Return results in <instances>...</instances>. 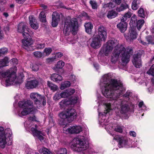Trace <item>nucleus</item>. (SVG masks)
<instances>
[{
	"label": "nucleus",
	"instance_id": "obj_1",
	"mask_svg": "<svg viewBox=\"0 0 154 154\" xmlns=\"http://www.w3.org/2000/svg\"><path fill=\"white\" fill-rule=\"evenodd\" d=\"M100 86L102 90V92L106 97L110 98V100H114L113 103H103L104 98L100 96H97L98 102L103 103L106 107V110L103 113H100L99 116L100 124L106 125L105 123L107 120L105 119V115L110 110L117 108L120 109V112L122 114L127 113L129 110L128 105L125 103L130 99L131 96V93L128 91L123 96L125 89L122 82L120 81L111 79L108 74L104 75L100 80Z\"/></svg>",
	"mask_w": 154,
	"mask_h": 154
},
{
	"label": "nucleus",
	"instance_id": "obj_2",
	"mask_svg": "<svg viewBox=\"0 0 154 154\" xmlns=\"http://www.w3.org/2000/svg\"><path fill=\"white\" fill-rule=\"evenodd\" d=\"M105 48L102 49L101 50V52L104 54L106 56H107L112 50L113 48L116 46L111 57V62L115 63L118 60L120 54V51L119 50V45H117L116 41L113 40H109L107 42Z\"/></svg>",
	"mask_w": 154,
	"mask_h": 154
},
{
	"label": "nucleus",
	"instance_id": "obj_3",
	"mask_svg": "<svg viewBox=\"0 0 154 154\" xmlns=\"http://www.w3.org/2000/svg\"><path fill=\"white\" fill-rule=\"evenodd\" d=\"M78 22L77 19L75 18L70 19L68 17L65 21L63 32L65 35H69L72 32V34L75 35L78 30Z\"/></svg>",
	"mask_w": 154,
	"mask_h": 154
},
{
	"label": "nucleus",
	"instance_id": "obj_4",
	"mask_svg": "<svg viewBox=\"0 0 154 154\" xmlns=\"http://www.w3.org/2000/svg\"><path fill=\"white\" fill-rule=\"evenodd\" d=\"M98 35L92 38L91 46L94 48H98L101 45V41H105L106 38V32L103 26H99L98 29Z\"/></svg>",
	"mask_w": 154,
	"mask_h": 154
},
{
	"label": "nucleus",
	"instance_id": "obj_5",
	"mask_svg": "<svg viewBox=\"0 0 154 154\" xmlns=\"http://www.w3.org/2000/svg\"><path fill=\"white\" fill-rule=\"evenodd\" d=\"M3 127H0V146L2 148L5 147V145H11L12 140L11 138L12 132L10 128H7L5 131Z\"/></svg>",
	"mask_w": 154,
	"mask_h": 154
},
{
	"label": "nucleus",
	"instance_id": "obj_6",
	"mask_svg": "<svg viewBox=\"0 0 154 154\" xmlns=\"http://www.w3.org/2000/svg\"><path fill=\"white\" fill-rule=\"evenodd\" d=\"M33 103L32 101L27 100H22L19 101L18 105L19 107L22 108L23 109L20 110L17 112V114L20 117L26 116L29 114L32 110Z\"/></svg>",
	"mask_w": 154,
	"mask_h": 154
},
{
	"label": "nucleus",
	"instance_id": "obj_7",
	"mask_svg": "<svg viewBox=\"0 0 154 154\" xmlns=\"http://www.w3.org/2000/svg\"><path fill=\"white\" fill-rule=\"evenodd\" d=\"M16 76L15 73L9 71L0 72V78H7L5 81H2L1 83L3 86L7 87L13 84Z\"/></svg>",
	"mask_w": 154,
	"mask_h": 154
},
{
	"label": "nucleus",
	"instance_id": "obj_8",
	"mask_svg": "<svg viewBox=\"0 0 154 154\" xmlns=\"http://www.w3.org/2000/svg\"><path fill=\"white\" fill-rule=\"evenodd\" d=\"M119 50L120 51V55L122 62L124 64L128 63L130 60V57L133 53L131 49H125L122 45H119Z\"/></svg>",
	"mask_w": 154,
	"mask_h": 154
},
{
	"label": "nucleus",
	"instance_id": "obj_9",
	"mask_svg": "<svg viewBox=\"0 0 154 154\" xmlns=\"http://www.w3.org/2000/svg\"><path fill=\"white\" fill-rule=\"evenodd\" d=\"M77 115L74 109L68 108L65 112L60 113L59 116L61 119H66L69 122H70L76 118Z\"/></svg>",
	"mask_w": 154,
	"mask_h": 154
},
{
	"label": "nucleus",
	"instance_id": "obj_10",
	"mask_svg": "<svg viewBox=\"0 0 154 154\" xmlns=\"http://www.w3.org/2000/svg\"><path fill=\"white\" fill-rule=\"evenodd\" d=\"M30 97L34 101L35 107H40L42 103L44 106L46 104V98L44 96H42L37 93H32L31 94Z\"/></svg>",
	"mask_w": 154,
	"mask_h": 154
},
{
	"label": "nucleus",
	"instance_id": "obj_11",
	"mask_svg": "<svg viewBox=\"0 0 154 154\" xmlns=\"http://www.w3.org/2000/svg\"><path fill=\"white\" fill-rule=\"evenodd\" d=\"M84 136H79L73 140L74 146L79 149V151L85 150L87 148V145L84 143Z\"/></svg>",
	"mask_w": 154,
	"mask_h": 154
},
{
	"label": "nucleus",
	"instance_id": "obj_12",
	"mask_svg": "<svg viewBox=\"0 0 154 154\" xmlns=\"http://www.w3.org/2000/svg\"><path fill=\"white\" fill-rule=\"evenodd\" d=\"M77 100L78 98L76 97H72L63 100L60 102L59 104L60 107L63 108L67 106L74 104Z\"/></svg>",
	"mask_w": 154,
	"mask_h": 154
},
{
	"label": "nucleus",
	"instance_id": "obj_13",
	"mask_svg": "<svg viewBox=\"0 0 154 154\" xmlns=\"http://www.w3.org/2000/svg\"><path fill=\"white\" fill-rule=\"evenodd\" d=\"M82 131V128L80 126H73L70 127L66 126L63 128V133L68 134H78Z\"/></svg>",
	"mask_w": 154,
	"mask_h": 154
},
{
	"label": "nucleus",
	"instance_id": "obj_14",
	"mask_svg": "<svg viewBox=\"0 0 154 154\" xmlns=\"http://www.w3.org/2000/svg\"><path fill=\"white\" fill-rule=\"evenodd\" d=\"M142 53L143 51H139L133 56L132 62L137 68H140L142 66L141 57L142 55Z\"/></svg>",
	"mask_w": 154,
	"mask_h": 154
},
{
	"label": "nucleus",
	"instance_id": "obj_15",
	"mask_svg": "<svg viewBox=\"0 0 154 154\" xmlns=\"http://www.w3.org/2000/svg\"><path fill=\"white\" fill-rule=\"evenodd\" d=\"M114 140H119V144L122 147L129 146L131 142L130 139L126 137H119L118 136L113 137Z\"/></svg>",
	"mask_w": 154,
	"mask_h": 154
},
{
	"label": "nucleus",
	"instance_id": "obj_16",
	"mask_svg": "<svg viewBox=\"0 0 154 154\" xmlns=\"http://www.w3.org/2000/svg\"><path fill=\"white\" fill-rule=\"evenodd\" d=\"M37 127V125H35L34 128H31V131L34 137L36 136L40 140H42L44 139L43 136L44 135V134L41 131L38 130Z\"/></svg>",
	"mask_w": 154,
	"mask_h": 154
},
{
	"label": "nucleus",
	"instance_id": "obj_17",
	"mask_svg": "<svg viewBox=\"0 0 154 154\" xmlns=\"http://www.w3.org/2000/svg\"><path fill=\"white\" fill-rule=\"evenodd\" d=\"M137 33L136 31L131 30L127 34H125L124 36L127 40L131 41L136 38Z\"/></svg>",
	"mask_w": 154,
	"mask_h": 154
},
{
	"label": "nucleus",
	"instance_id": "obj_18",
	"mask_svg": "<svg viewBox=\"0 0 154 154\" xmlns=\"http://www.w3.org/2000/svg\"><path fill=\"white\" fill-rule=\"evenodd\" d=\"M60 15L57 13L53 12L52 15V25L53 27H56L60 20Z\"/></svg>",
	"mask_w": 154,
	"mask_h": 154
},
{
	"label": "nucleus",
	"instance_id": "obj_19",
	"mask_svg": "<svg viewBox=\"0 0 154 154\" xmlns=\"http://www.w3.org/2000/svg\"><path fill=\"white\" fill-rule=\"evenodd\" d=\"M38 85V81L37 80H34L27 82L26 86L28 89H32L36 88Z\"/></svg>",
	"mask_w": 154,
	"mask_h": 154
},
{
	"label": "nucleus",
	"instance_id": "obj_20",
	"mask_svg": "<svg viewBox=\"0 0 154 154\" xmlns=\"http://www.w3.org/2000/svg\"><path fill=\"white\" fill-rule=\"evenodd\" d=\"M117 28L122 32H124L127 29V24L126 22H120L117 25Z\"/></svg>",
	"mask_w": 154,
	"mask_h": 154
},
{
	"label": "nucleus",
	"instance_id": "obj_21",
	"mask_svg": "<svg viewBox=\"0 0 154 154\" xmlns=\"http://www.w3.org/2000/svg\"><path fill=\"white\" fill-rule=\"evenodd\" d=\"M26 24V23L21 22L19 24L18 26V31L21 33H22L26 32V29L27 27Z\"/></svg>",
	"mask_w": 154,
	"mask_h": 154
},
{
	"label": "nucleus",
	"instance_id": "obj_22",
	"mask_svg": "<svg viewBox=\"0 0 154 154\" xmlns=\"http://www.w3.org/2000/svg\"><path fill=\"white\" fill-rule=\"evenodd\" d=\"M51 80L53 81L58 82L62 80L63 78L61 75L58 74H54L51 75Z\"/></svg>",
	"mask_w": 154,
	"mask_h": 154
},
{
	"label": "nucleus",
	"instance_id": "obj_23",
	"mask_svg": "<svg viewBox=\"0 0 154 154\" xmlns=\"http://www.w3.org/2000/svg\"><path fill=\"white\" fill-rule=\"evenodd\" d=\"M85 27L86 32L89 34H90L93 28V25L90 22L86 23L85 24Z\"/></svg>",
	"mask_w": 154,
	"mask_h": 154
},
{
	"label": "nucleus",
	"instance_id": "obj_24",
	"mask_svg": "<svg viewBox=\"0 0 154 154\" xmlns=\"http://www.w3.org/2000/svg\"><path fill=\"white\" fill-rule=\"evenodd\" d=\"M29 38V37L24 38H26V39L22 40V42L23 47H24V46L27 47L29 46H30L32 44V40L29 38Z\"/></svg>",
	"mask_w": 154,
	"mask_h": 154
},
{
	"label": "nucleus",
	"instance_id": "obj_25",
	"mask_svg": "<svg viewBox=\"0 0 154 154\" xmlns=\"http://www.w3.org/2000/svg\"><path fill=\"white\" fill-rule=\"evenodd\" d=\"M140 2L139 0H134L132 3V9L134 10H137L140 6Z\"/></svg>",
	"mask_w": 154,
	"mask_h": 154
},
{
	"label": "nucleus",
	"instance_id": "obj_26",
	"mask_svg": "<svg viewBox=\"0 0 154 154\" xmlns=\"http://www.w3.org/2000/svg\"><path fill=\"white\" fill-rule=\"evenodd\" d=\"M33 31L27 27L26 32L23 33L22 35L24 38H29V36L32 35L33 34Z\"/></svg>",
	"mask_w": 154,
	"mask_h": 154
},
{
	"label": "nucleus",
	"instance_id": "obj_27",
	"mask_svg": "<svg viewBox=\"0 0 154 154\" xmlns=\"http://www.w3.org/2000/svg\"><path fill=\"white\" fill-rule=\"evenodd\" d=\"M118 13L116 11L112 10L108 12L107 17L109 19H111L115 17L117 15Z\"/></svg>",
	"mask_w": 154,
	"mask_h": 154
},
{
	"label": "nucleus",
	"instance_id": "obj_28",
	"mask_svg": "<svg viewBox=\"0 0 154 154\" xmlns=\"http://www.w3.org/2000/svg\"><path fill=\"white\" fill-rule=\"evenodd\" d=\"M9 62V59L8 57H5L3 60H0V69L1 68L6 66Z\"/></svg>",
	"mask_w": 154,
	"mask_h": 154
},
{
	"label": "nucleus",
	"instance_id": "obj_29",
	"mask_svg": "<svg viewBox=\"0 0 154 154\" xmlns=\"http://www.w3.org/2000/svg\"><path fill=\"white\" fill-rule=\"evenodd\" d=\"M128 8V6L126 3H122L119 7L116 8V10L118 12L122 11Z\"/></svg>",
	"mask_w": 154,
	"mask_h": 154
},
{
	"label": "nucleus",
	"instance_id": "obj_30",
	"mask_svg": "<svg viewBox=\"0 0 154 154\" xmlns=\"http://www.w3.org/2000/svg\"><path fill=\"white\" fill-rule=\"evenodd\" d=\"M47 85L51 90L54 91L57 90V89L58 88L57 85L49 81L47 82Z\"/></svg>",
	"mask_w": 154,
	"mask_h": 154
},
{
	"label": "nucleus",
	"instance_id": "obj_31",
	"mask_svg": "<svg viewBox=\"0 0 154 154\" xmlns=\"http://www.w3.org/2000/svg\"><path fill=\"white\" fill-rule=\"evenodd\" d=\"M39 151L42 154H53L50 151L45 147H42L41 149H39Z\"/></svg>",
	"mask_w": 154,
	"mask_h": 154
},
{
	"label": "nucleus",
	"instance_id": "obj_32",
	"mask_svg": "<svg viewBox=\"0 0 154 154\" xmlns=\"http://www.w3.org/2000/svg\"><path fill=\"white\" fill-rule=\"evenodd\" d=\"M70 84V83L69 81H65L62 83L60 88L61 90H63L66 88L69 87Z\"/></svg>",
	"mask_w": 154,
	"mask_h": 154
},
{
	"label": "nucleus",
	"instance_id": "obj_33",
	"mask_svg": "<svg viewBox=\"0 0 154 154\" xmlns=\"http://www.w3.org/2000/svg\"><path fill=\"white\" fill-rule=\"evenodd\" d=\"M39 18L41 21L43 23L46 22V16L44 12H41L39 14Z\"/></svg>",
	"mask_w": 154,
	"mask_h": 154
},
{
	"label": "nucleus",
	"instance_id": "obj_34",
	"mask_svg": "<svg viewBox=\"0 0 154 154\" xmlns=\"http://www.w3.org/2000/svg\"><path fill=\"white\" fill-rule=\"evenodd\" d=\"M52 51L51 48H45L44 50V57L48 56Z\"/></svg>",
	"mask_w": 154,
	"mask_h": 154
},
{
	"label": "nucleus",
	"instance_id": "obj_35",
	"mask_svg": "<svg viewBox=\"0 0 154 154\" xmlns=\"http://www.w3.org/2000/svg\"><path fill=\"white\" fill-rule=\"evenodd\" d=\"M138 15L139 16L143 18H145L146 17V14L142 8H140L138 11Z\"/></svg>",
	"mask_w": 154,
	"mask_h": 154
},
{
	"label": "nucleus",
	"instance_id": "obj_36",
	"mask_svg": "<svg viewBox=\"0 0 154 154\" xmlns=\"http://www.w3.org/2000/svg\"><path fill=\"white\" fill-rule=\"evenodd\" d=\"M33 54L35 57L37 58H40L44 57V54L40 51H35L33 53Z\"/></svg>",
	"mask_w": 154,
	"mask_h": 154
},
{
	"label": "nucleus",
	"instance_id": "obj_37",
	"mask_svg": "<svg viewBox=\"0 0 154 154\" xmlns=\"http://www.w3.org/2000/svg\"><path fill=\"white\" fill-rule=\"evenodd\" d=\"M144 23V21L143 20H138L137 26L139 30H140L142 26L143 25Z\"/></svg>",
	"mask_w": 154,
	"mask_h": 154
},
{
	"label": "nucleus",
	"instance_id": "obj_38",
	"mask_svg": "<svg viewBox=\"0 0 154 154\" xmlns=\"http://www.w3.org/2000/svg\"><path fill=\"white\" fill-rule=\"evenodd\" d=\"M146 73L149 75L154 76V64L151 66Z\"/></svg>",
	"mask_w": 154,
	"mask_h": 154
},
{
	"label": "nucleus",
	"instance_id": "obj_39",
	"mask_svg": "<svg viewBox=\"0 0 154 154\" xmlns=\"http://www.w3.org/2000/svg\"><path fill=\"white\" fill-rule=\"evenodd\" d=\"M103 7L104 8H113L115 7V5L112 2H110L106 4H104L103 5Z\"/></svg>",
	"mask_w": 154,
	"mask_h": 154
},
{
	"label": "nucleus",
	"instance_id": "obj_40",
	"mask_svg": "<svg viewBox=\"0 0 154 154\" xmlns=\"http://www.w3.org/2000/svg\"><path fill=\"white\" fill-rule=\"evenodd\" d=\"M64 65V63L62 60L58 61L56 65V67L57 69H62Z\"/></svg>",
	"mask_w": 154,
	"mask_h": 154
},
{
	"label": "nucleus",
	"instance_id": "obj_41",
	"mask_svg": "<svg viewBox=\"0 0 154 154\" xmlns=\"http://www.w3.org/2000/svg\"><path fill=\"white\" fill-rule=\"evenodd\" d=\"M67 150L65 148H62L58 149L57 152L56 154H66Z\"/></svg>",
	"mask_w": 154,
	"mask_h": 154
},
{
	"label": "nucleus",
	"instance_id": "obj_42",
	"mask_svg": "<svg viewBox=\"0 0 154 154\" xmlns=\"http://www.w3.org/2000/svg\"><path fill=\"white\" fill-rule=\"evenodd\" d=\"M90 3L93 9H96L97 8V5L96 2L95 1H90Z\"/></svg>",
	"mask_w": 154,
	"mask_h": 154
},
{
	"label": "nucleus",
	"instance_id": "obj_43",
	"mask_svg": "<svg viewBox=\"0 0 154 154\" xmlns=\"http://www.w3.org/2000/svg\"><path fill=\"white\" fill-rule=\"evenodd\" d=\"M8 52V50L5 48L0 49V56L2 55L5 54Z\"/></svg>",
	"mask_w": 154,
	"mask_h": 154
},
{
	"label": "nucleus",
	"instance_id": "obj_44",
	"mask_svg": "<svg viewBox=\"0 0 154 154\" xmlns=\"http://www.w3.org/2000/svg\"><path fill=\"white\" fill-rule=\"evenodd\" d=\"M61 97L60 94L58 93H56L54 96V99L55 100H57L60 99Z\"/></svg>",
	"mask_w": 154,
	"mask_h": 154
},
{
	"label": "nucleus",
	"instance_id": "obj_45",
	"mask_svg": "<svg viewBox=\"0 0 154 154\" xmlns=\"http://www.w3.org/2000/svg\"><path fill=\"white\" fill-rule=\"evenodd\" d=\"M45 43H39L36 45V48L38 49H43L45 47Z\"/></svg>",
	"mask_w": 154,
	"mask_h": 154
},
{
	"label": "nucleus",
	"instance_id": "obj_46",
	"mask_svg": "<svg viewBox=\"0 0 154 154\" xmlns=\"http://www.w3.org/2000/svg\"><path fill=\"white\" fill-rule=\"evenodd\" d=\"M56 59V57H52L48 58L46 60V62L48 63H51L54 61Z\"/></svg>",
	"mask_w": 154,
	"mask_h": 154
},
{
	"label": "nucleus",
	"instance_id": "obj_47",
	"mask_svg": "<svg viewBox=\"0 0 154 154\" xmlns=\"http://www.w3.org/2000/svg\"><path fill=\"white\" fill-rule=\"evenodd\" d=\"M69 96L73 94L75 92V90L71 88H69L66 90Z\"/></svg>",
	"mask_w": 154,
	"mask_h": 154
},
{
	"label": "nucleus",
	"instance_id": "obj_48",
	"mask_svg": "<svg viewBox=\"0 0 154 154\" xmlns=\"http://www.w3.org/2000/svg\"><path fill=\"white\" fill-rule=\"evenodd\" d=\"M32 67V70L34 71H37L39 69V66H38L36 64H32V66H31Z\"/></svg>",
	"mask_w": 154,
	"mask_h": 154
},
{
	"label": "nucleus",
	"instance_id": "obj_49",
	"mask_svg": "<svg viewBox=\"0 0 154 154\" xmlns=\"http://www.w3.org/2000/svg\"><path fill=\"white\" fill-rule=\"evenodd\" d=\"M60 94L62 98H65L69 96L66 90L61 93Z\"/></svg>",
	"mask_w": 154,
	"mask_h": 154
},
{
	"label": "nucleus",
	"instance_id": "obj_50",
	"mask_svg": "<svg viewBox=\"0 0 154 154\" xmlns=\"http://www.w3.org/2000/svg\"><path fill=\"white\" fill-rule=\"evenodd\" d=\"M36 23H30V25L32 28L34 29H37L38 28V25Z\"/></svg>",
	"mask_w": 154,
	"mask_h": 154
},
{
	"label": "nucleus",
	"instance_id": "obj_51",
	"mask_svg": "<svg viewBox=\"0 0 154 154\" xmlns=\"http://www.w3.org/2000/svg\"><path fill=\"white\" fill-rule=\"evenodd\" d=\"M29 23H36V20L35 19L33 16L30 15L29 17Z\"/></svg>",
	"mask_w": 154,
	"mask_h": 154
},
{
	"label": "nucleus",
	"instance_id": "obj_52",
	"mask_svg": "<svg viewBox=\"0 0 154 154\" xmlns=\"http://www.w3.org/2000/svg\"><path fill=\"white\" fill-rule=\"evenodd\" d=\"M115 131L116 132L121 133L123 131L122 127L121 126H117L115 128Z\"/></svg>",
	"mask_w": 154,
	"mask_h": 154
},
{
	"label": "nucleus",
	"instance_id": "obj_53",
	"mask_svg": "<svg viewBox=\"0 0 154 154\" xmlns=\"http://www.w3.org/2000/svg\"><path fill=\"white\" fill-rule=\"evenodd\" d=\"M146 41L148 42V44L151 43L152 42V38L151 35H149L146 37Z\"/></svg>",
	"mask_w": 154,
	"mask_h": 154
},
{
	"label": "nucleus",
	"instance_id": "obj_54",
	"mask_svg": "<svg viewBox=\"0 0 154 154\" xmlns=\"http://www.w3.org/2000/svg\"><path fill=\"white\" fill-rule=\"evenodd\" d=\"M63 56V54L61 52L57 53L54 57H56V59L57 58Z\"/></svg>",
	"mask_w": 154,
	"mask_h": 154
},
{
	"label": "nucleus",
	"instance_id": "obj_55",
	"mask_svg": "<svg viewBox=\"0 0 154 154\" xmlns=\"http://www.w3.org/2000/svg\"><path fill=\"white\" fill-rule=\"evenodd\" d=\"M138 40L139 42L141 43L142 45L145 46L147 45V43L145 42H144L142 40L141 38H138Z\"/></svg>",
	"mask_w": 154,
	"mask_h": 154
},
{
	"label": "nucleus",
	"instance_id": "obj_56",
	"mask_svg": "<svg viewBox=\"0 0 154 154\" xmlns=\"http://www.w3.org/2000/svg\"><path fill=\"white\" fill-rule=\"evenodd\" d=\"M131 13L130 12H128L124 14V15L127 19L130 18L131 16Z\"/></svg>",
	"mask_w": 154,
	"mask_h": 154
},
{
	"label": "nucleus",
	"instance_id": "obj_57",
	"mask_svg": "<svg viewBox=\"0 0 154 154\" xmlns=\"http://www.w3.org/2000/svg\"><path fill=\"white\" fill-rule=\"evenodd\" d=\"M129 134L131 136L135 137L136 136V134L134 131H131L129 132Z\"/></svg>",
	"mask_w": 154,
	"mask_h": 154
},
{
	"label": "nucleus",
	"instance_id": "obj_58",
	"mask_svg": "<svg viewBox=\"0 0 154 154\" xmlns=\"http://www.w3.org/2000/svg\"><path fill=\"white\" fill-rule=\"evenodd\" d=\"M70 79L73 82L75 81V76L74 75H72L70 76Z\"/></svg>",
	"mask_w": 154,
	"mask_h": 154
},
{
	"label": "nucleus",
	"instance_id": "obj_59",
	"mask_svg": "<svg viewBox=\"0 0 154 154\" xmlns=\"http://www.w3.org/2000/svg\"><path fill=\"white\" fill-rule=\"evenodd\" d=\"M12 62L13 63L14 65L17 64L18 63V61L17 59L14 58L12 59Z\"/></svg>",
	"mask_w": 154,
	"mask_h": 154
},
{
	"label": "nucleus",
	"instance_id": "obj_60",
	"mask_svg": "<svg viewBox=\"0 0 154 154\" xmlns=\"http://www.w3.org/2000/svg\"><path fill=\"white\" fill-rule=\"evenodd\" d=\"M136 20L137 19L136 16L133 17L131 18L130 23H133L134 22L135 23V21H136Z\"/></svg>",
	"mask_w": 154,
	"mask_h": 154
},
{
	"label": "nucleus",
	"instance_id": "obj_61",
	"mask_svg": "<svg viewBox=\"0 0 154 154\" xmlns=\"http://www.w3.org/2000/svg\"><path fill=\"white\" fill-rule=\"evenodd\" d=\"M138 106H139V107L140 108L144 107H145V106L144 105V103H143V101H141L138 104Z\"/></svg>",
	"mask_w": 154,
	"mask_h": 154
},
{
	"label": "nucleus",
	"instance_id": "obj_62",
	"mask_svg": "<svg viewBox=\"0 0 154 154\" xmlns=\"http://www.w3.org/2000/svg\"><path fill=\"white\" fill-rule=\"evenodd\" d=\"M16 2L19 4L23 3L25 0H15Z\"/></svg>",
	"mask_w": 154,
	"mask_h": 154
},
{
	"label": "nucleus",
	"instance_id": "obj_63",
	"mask_svg": "<svg viewBox=\"0 0 154 154\" xmlns=\"http://www.w3.org/2000/svg\"><path fill=\"white\" fill-rule=\"evenodd\" d=\"M127 18L125 17V16L124 15V16L122 17L121 19V22H125V21L127 20Z\"/></svg>",
	"mask_w": 154,
	"mask_h": 154
},
{
	"label": "nucleus",
	"instance_id": "obj_64",
	"mask_svg": "<svg viewBox=\"0 0 154 154\" xmlns=\"http://www.w3.org/2000/svg\"><path fill=\"white\" fill-rule=\"evenodd\" d=\"M41 7L44 9H46L47 8V6L43 4H42L41 5Z\"/></svg>",
	"mask_w": 154,
	"mask_h": 154
}]
</instances>
